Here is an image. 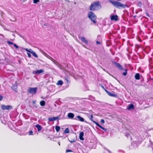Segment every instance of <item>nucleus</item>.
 Returning <instances> with one entry per match:
<instances>
[{"instance_id": "36", "label": "nucleus", "mask_w": 153, "mask_h": 153, "mask_svg": "<svg viewBox=\"0 0 153 153\" xmlns=\"http://www.w3.org/2000/svg\"><path fill=\"white\" fill-rule=\"evenodd\" d=\"M72 152V151L71 150L67 149L66 150V152Z\"/></svg>"}, {"instance_id": "13", "label": "nucleus", "mask_w": 153, "mask_h": 153, "mask_svg": "<svg viewBox=\"0 0 153 153\" xmlns=\"http://www.w3.org/2000/svg\"><path fill=\"white\" fill-rule=\"evenodd\" d=\"M58 119V117H55L51 118H49L48 120L50 121H55Z\"/></svg>"}, {"instance_id": "5", "label": "nucleus", "mask_w": 153, "mask_h": 153, "mask_svg": "<svg viewBox=\"0 0 153 153\" xmlns=\"http://www.w3.org/2000/svg\"><path fill=\"white\" fill-rule=\"evenodd\" d=\"M93 117L92 115H91L90 116V119L94 123H95L97 126L98 127H99L100 128L102 129L103 130H104V131L106 130V129L101 126L97 122H95V121L93 120Z\"/></svg>"}, {"instance_id": "14", "label": "nucleus", "mask_w": 153, "mask_h": 153, "mask_svg": "<svg viewBox=\"0 0 153 153\" xmlns=\"http://www.w3.org/2000/svg\"><path fill=\"white\" fill-rule=\"evenodd\" d=\"M134 105L131 103L129 105L128 107H127V109L128 110H129L131 109H134Z\"/></svg>"}, {"instance_id": "37", "label": "nucleus", "mask_w": 153, "mask_h": 153, "mask_svg": "<svg viewBox=\"0 0 153 153\" xmlns=\"http://www.w3.org/2000/svg\"><path fill=\"white\" fill-rule=\"evenodd\" d=\"M69 141L71 143H74L75 142V140H72Z\"/></svg>"}, {"instance_id": "15", "label": "nucleus", "mask_w": 153, "mask_h": 153, "mask_svg": "<svg viewBox=\"0 0 153 153\" xmlns=\"http://www.w3.org/2000/svg\"><path fill=\"white\" fill-rule=\"evenodd\" d=\"M105 91L110 96H112V97H115L116 95L115 94H113L112 93L106 90H105Z\"/></svg>"}, {"instance_id": "1", "label": "nucleus", "mask_w": 153, "mask_h": 153, "mask_svg": "<svg viewBox=\"0 0 153 153\" xmlns=\"http://www.w3.org/2000/svg\"><path fill=\"white\" fill-rule=\"evenodd\" d=\"M108 2L112 4L115 7L120 8H125L126 7H128L126 4H123L120 2L113 0H109Z\"/></svg>"}, {"instance_id": "35", "label": "nucleus", "mask_w": 153, "mask_h": 153, "mask_svg": "<svg viewBox=\"0 0 153 153\" xmlns=\"http://www.w3.org/2000/svg\"><path fill=\"white\" fill-rule=\"evenodd\" d=\"M27 54L29 57L30 58L31 57V55L30 53H27Z\"/></svg>"}, {"instance_id": "39", "label": "nucleus", "mask_w": 153, "mask_h": 153, "mask_svg": "<svg viewBox=\"0 0 153 153\" xmlns=\"http://www.w3.org/2000/svg\"><path fill=\"white\" fill-rule=\"evenodd\" d=\"M96 43L97 44H100L101 43L100 42L98 41H96Z\"/></svg>"}, {"instance_id": "42", "label": "nucleus", "mask_w": 153, "mask_h": 153, "mask_svg": "<svg viewBox=\"0 0 153 153\" xmlns=\"http://www.w3.org/2000/svg\"><path fill=\"white\" fill-rule=\"evenodd\" d=\"M66 1H68V2H69L70 1L69 0H65Z\"/></svg>"}, {"instance_id": "34", "label": "nucleus", "mask_w": 153, "mask_h": 153, "mask_svg": "<svg viewBox=\"0 0 153 153\" xmlns=\"http://www.w3.org/2000/svg\"><path fill=\"white\" fill-rule=\"evenodd\" d=\"M100 122H101V123H102L103 124H104L105 123V121L103 119L101 120Z\"/></svg>"}, {"instance_id": "24", "label": "nucleus", "mask_w": 153, "mask_h": 153, "mask_svg": "<svg viewBox=\"0 0 153 153\" xmlns=\"http://www.w3.org/2000/svg\"><path fill=\"white\" fill-rule=\"evenodd\" d=\"M69 132V128H67L64 131V133H68Z\"/></svg>"}, {"instance_id": "30", "label": "nucleus", "mask_w": 153, "mask_h": 153, "mask_svg": "<svg viewBox=\"0 0 153 153\" xmlns=\"http://www.w3.org/2000/svg\"><path fill=\"white\" fill-rule=\"evenodd\" d=\"M34 4H36L39 1V0H33Z\"/></svg>"}, {"instance_id": "26", "label": "nucleus", "mask_w": 153, "mask_h": 153, "mask_svg": "<svg viewBox=\"0 0 153 153\" xmlns=\"http://www.w3.org/2000/svg\"><path fill=\"white\" fill-rule=\"evenodd\" d=\"M33 55L35 57H38V56L37 55V54L36 53L34 52V51H33L32 53Z\"/></svg>"}, {"instance_id": "12", "label": "nucleus", "mask_w": 153, "mask_h": 153, "mask_svg": "<svg viewBox=\"0 0 153 153\" xmlns=\"http://www.w3.org/2000/svg\"><path fill=\"white\" fill-rule=\"evenodd\" d=\"M84 132L82 131L79 134V139L82 140H84V138L83 137L84 136Z\"/></svg>"}, {"instance_id": "33", "label": "nucleus", "mask_w": 153, "mask_h": 153, "mask_svg": "<svg viewBox=\"0 0 153 153\" xmlns=\"http://www.w3.org/2000/svg\"><path fill=\"white\" fill-rule=\"evenodd\" d=\"M13 45L16 48L18 49L19 48V47L16 44H13Z\"/></svg>"}, {"instance_id": "2", "label": "nucleus", "mask_w": 153, "mask_h": 153, "mask_svg": "<svg viewBox=\"0 0 153 153\" xmlns=\"http://www.w3.org/2000/svg\"><path fill=\"white\" fill-rule=\"evenodd\" d=\"M101 5L99 1H97L92 3L91 4L90 10L93 11L98 10L101 8Z\"/></svg>"}, {"instance_id": "3", "label": "nucleus", "mask_w": 153, "mask_h": 153, "mask_svg": "<svg viewBox=\"0 0 153 153\" xmlns=\"http://www.w3.org/2000/svg\"><path fill=\"white\" fill-rule=\"evenodd\" d=\"M88 17L94 23H96V20L97 19L96 16L92 11L88 12Z\"/></svg>"}, {"instance_id": "10", "label": "nucleus", "mask_w": 153, "mask_h": 153, "mask_svg": "<svg viewBox=\"0 0 153 153\" xmlns=\"http://www.w3.org/2000/svg\"><path fill=\"white\" fill-rule=\"evenodd\" d=\"M79 39H81L82 42H84L85 44H88V41L85 39V38L83 37L80 36L79 37Z\"/></svg>"}, {"instance_id": "7", "label": "nucleus", "mask_w": 153, "mask_h": 153, "mask_svg": "<svg viewBox=\"0 0 153 153\" xmlns=\"http://www.w3.org/2000/svg\"><path fill=\"white\" fill-rule=\"evenodd\" d=\"M115 66L118 68L119 70H123V68L122 65H120L119 63L116 62H114Z\"/></svg>"}, {"instance_id": "32", "label": "nucleus", "mask_w": 153, "mask_h": 153, "mask_svg": "<svg viewBox=\"0 0 153 153\" xmlns=\"http://www.w3.org/2000/svg\"><path fill=\"white\" fill-rule=\"evenodd\" d=\"M33 133V131H30L28 133V134L30 135H31Z\"/></svg>"}, {"instance_id": "41", "label": "nucleus", "mask_w": 153, "mask_h": 153, "mask_svg": "<svg viewBox=\"0 0 153 153\" xmlns=\"http://www.w3.org/2000/svg\"><path fill=\"white\" fill-rule=\"evenodd\" d=\"M0 36H3L4 37V36L2 34H0Z\"/></svg>"}, {"instance_id": "44", "label": "nucleus", "mask_w": 153, "mask_h": 153, "mask_svg": "<svg viewBox=\"0 0 153 153\" xmlns=\"http://www.w3.org/2000/svg\"><path fill=\"white\" fill-rule=\"evenodd\" d=\"M147 15L148 16H149V15H148V13H147Z\"/></svg>"}, {"instance_id": "20", "label": "nucleus", "mask_w": 153, "mask_h": 153, "mask_svg": "<svg viewBox=\"0 0 153 153\" xmlns=\"http://www.w3.org/2000/svg\"><path fill=\"white\" fill-rule=\"evenodd\" d=\"M24 49L27 52H30V53H32L34 51L31 49H28L27 48H24Z\"/></svg>"}, {"instance_id": "21", "label": "nucleus", "mask_w": 153, "mask_h": 153, "mask_svg": "<svg viewBox=\"0 0 153 153\" xmlns=\"http://www.w3.org/2000/svg\"><path fill=\"white\" fill-rule=\"evenodd\" d=\"M40 104L42 106H44L45 105V102L43 100L41 101L40 102Z\"/></svg>"}, {"instance_id": "31", "label": "nucleus", "mask_w": 153, "mask_h": 153, "mask_svg": "<svg viewBox=\"0 0 153 153\" xmlns=\"http://www.w3.org/2000/svg\"><path fill=\"white\" fill-rule=\"evenodd\" d=\"M7 43L8 45H13V44L12 42H10L9 41H7Z\"/></svg>"}, {"instance_id": "45", "label": "nucleus", "mask_w": 153, "mask_h": 153, "mask_svg": "<svg viewBox=\"0 0 153 153\" xmlns=\"http://www.w3.org/2000/svg\"><path fill=\"white\" fill-rule=\"evenodd\" d=\"M117 1H120V0H118Z\"/></svg>"}, {"instance_id": "38", "label": "nucleus", "mask_w": 153, "mask_h": 153, "mask_svg": "<svg viewBox=\"0 0 153 153\" xmlns=\"http://www.w3.org/2000/svg\"><path fill=\"white\" fill-rule=\"evenodd\" d=\"M3 99V97L0 95V101L1 100Z\"/></svg>"}, {"instance_id": "9", "label": "nucleus", "mask_w": 153, "mask_h": 153, "mask_svg": "<svg viewBox=\"0 0 153 153\" xmlns=\"http://www.w3.org/2000/svg\"><path fill=\"white\" fill-rule=\"evenodd\" d=\"M44 71V70L43 69H41L39 70H37L36 71H33V74H39L43 73Z\"/></svg>"}, {"instance_id": "19", "label": "nucleus", "mask_w": 153, "mask_h": 153, "mask_svg": "<svg viewBox=\"0 0 153 153\" xmlns=\"http://www.w3.org/2000/svg\"><path fill=\"white\" fill-rule=\"evenodd\" d=\"M63 84V81L62 80H59L56 83L57 85H62Z\"/></svg>"}, {"instance_id": "28", "label": "nucleus", "mask_w": 153, "mask_h": 153, "mask_svg": "<svg viewBox=\"0 0 153 153\" xmlns=\"http://www.w3.org/2000/svg\"><path fill=\"white\" fill-rule=\"evenodd\" d=\"M65 80L66 81L67 83L69 82H70L69 81L68 77L67 76L65 77Z\"/></svg>"}, {"instance_id": "16", "label": "nucleus", "mask_w": 153, "mask_h": 153, "mask_svg": "<svg viewBox=\"0 0 153 153\" xmlns=\"http://www.w3.org/2000/svg\"><path fill=\"white\" fill-rule=\"evenodd\" d=\"M68 117L70 118H73L74 117V114L71 113H69L68 114Z\"/></svg>"}, {"instance_id": "25", "label": "nucleus", "mask_w": 153, "mask_h": 153, "mask_svg": "<svg viewBox=\"0 0 153 153\" xmlns=\"http://www.w3.org/2000/svg\"><path fill=\"white\" fill-rule=\"evenodd\" d=\"M124 71H125V72L123 73V75L125 76L127 75V69H124Z\"/></svg>"}, {"instance_id": "46", "label": "nucleus", "mask_w": 153, "mask_h": 153, "mask_svg": "<svg viewBox=\"0 0 153 153\" xmlns=\"http://www.w3.org/2000/svg\"><path fill=\"white\" fill-rule=\"evenodd\" d=\"M33 103H35L34 102H33Z\"/></svg>"}, {"instance_id": "18", "label": "nucleus", "mask_w": 153, "mask_h": 153, "mask_svg": "<svg viewBox=\"0 0 153 153\" xmlns=\"http://www.w3.org/2000/svg\"><path fill=\"white\" fill-rule=\"evenodd\" d=\"M36 127L37 128L38 131H39L41 130L42 127L40 125L37 124L36 126Z\"/></svg>"}, {"instance_id": "29", "label": "nucleus", "mask_w": 153, "mask_h": 153, "mask_svg": "<svg viewBox=\"0 0 153 153\" xmlns=\"http://www.w3.org/2000/svg\"><path fill=\"white\" fill-rule=\"evenodd\" d=\"M142 5V3L140 2H139L138 4H137V6L138 7H141Z\"/></svg>"}, {"instance_id": "8", "label": "nucleus", "mask_w": 153, "mask_h": 153, "mask_svg": "<svg viewBox=\"0 0 153 153\" xmlns=\"http://www.w3.org/2000/svg\"><path fill=\"white\" fill-rule=\"evenodd\" d=\"M74 119L81 122H84V119L79 116H77L76 117H75L74 118Z\"/></svg>"}, {"instance_id": "22", "label": "nucleus", "mask_w": 153, "mask_h": 153, "mask_svg": "<svg viewBox=\"0 0 153 153\" xmlns=\"http://www.w3.org/2000/svg\"><path fill=\"white\" fill-rule=\"evenodd\" d=\"M55 129L57 132H58L60 130V127L59 126H56L55 127Z\"/></svg>"}, {"instance_id": "4", "label": "nucleus", "mask_w": 153, "mask_h": 153, "mask_svg": "<svg viewBox=\"0 0 153 153\" xmlns=\"http://www.w3.org/2000/svg\"><path fill=\"white\" fill-rule=\"evenodd\" d=\"M37 89L38 88L36 87L34 88H29L28 89L27 91L30 94H36Z\"/></svg>"}, {"instance_id": "11", "label": "nucleus", "mask_w": 153, "mask_h": 153, "mask_svg": "<svg viewBox=\"0 0 153 153\" xmlns=\"http://www.w3.org/2000/svg\"><path fill=\"white\" fill-rule=\"evenodd\" d=\"M111 20H114L117 21L118 19V16L117 15H113L111 16Z\"/></svg>"}, {"instance_id": "17", "label": "nucleus", "mask_w": 153, "mask_h": 153, "mask_svg": "<svg viewBox=\"0 0 153 153\" xmlns=\"http://www.w3.org/2000/svg\"><path fill=\"white\" fill-rule=\"evenodd\" d=\"M135 78L136 79L139 80L140 79V74L139 73L136 74L135 76Z\"/></svg>"}, {"instance_id": "23", "label": "nucleus", "mask_w": 153, "mask_h": 153, "mask_svg": "<svg viewBox=\"0 0 153 153\" xmlns=\"http://www.w3.org/2000/svg\"><path fill=\"white\" fill-rule=\"evenodd\" d=\"M17 85H14L12 87V88L13 90L14 91H15L17 89Z\"/></svg>"}, {"instance_id": "40", "label": "nucleus", "mask_w": 153, "mask_h": 153, "mask_svg": "<svg viewBox=\"0 0 153 153\" xmlns=\"http://www.w3.org/2000/svg\"><path fill=\"white\" fill-rule=\"evenodd\" d=\"M58 144H59V146H60V142H59V141H58Z\"/></svg>"}, {"instance_id": "47", "label": "nucleus", "mask_w": 153, "mask_h": 153, "mask_svg": "<svg viewBox=\"0 0 153 153\" xmlns=\"http://www.w3.org/2000/svg\"><path fill=\"white\" fill-rule=\"evenodd\" d=\"M152 149H153V148H152Z\"/></svg>"}, {"instance_id": "43", "label": "nucleus", "mask_w": 153, "mask_h": 153, "mask_svg": "<svg viewBox=\"0 0 153 153\" xmlns=\"http://www.w3.org/2000/svg\"><path fill=\"white\" fill-rule=\"evenodd\" d=\"M102 87L103 88H104V87L103 86H102Z\"/></svg>"}, {"instance_id": "27", "label": "nucleus", "mask_w": 153, "mask_h": 153, "mask_svg": "<svg viewBox=\"0 0 153 153\" xmlns=\"http://www.w3.org/2000/svg\"><path fill=\"white\" fill-rule=\"evenodd\" d=\"M48 58L53 62H56V61L53 59L52 57H51V56H49V57H48Z\"/></svg>"}, {"instance_id": "6", "label": "nucleus", "mask_w": 153, "mask_h": 153, "mask_svg": "<svg viewBox=\"0 0 153 153\" xmlns=\"http://www.w3.org/2000/svg\"><path fill=\"white\" fill-rule=\"evenodd\" d=\"M1 109L3 110H10L12 108V106L11 105H1Z\"/></svg>"}]
</instances>
